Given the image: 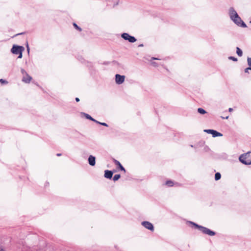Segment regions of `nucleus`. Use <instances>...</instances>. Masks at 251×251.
Wrapping results in <instances>:
<instances>
[{
	"label": "nucleus",
	"mask_w": 251,
	"mask_h": 251,
	"mask_svg": "<svg viewBox=\"0 0 251 251\" xmlns=\"http://www.w3.org/2000/svg\"><path fill=\"white\" fill-rule=\"evenodd\" d=\"M247 62L248 65L250 66V67H251V58L248 57L247 58Z\"/></svg>",
	"instance_id": "21"
},
{
	"label": "nucleus",
	"mask_w": 251,
	"mask_h": 251,
	"mask_svg": "<svg viewBox=\"0 0 251 251\" xmlns=\"http://www.w3.org/2000/svg\"><path fill=\"white\" fill-rule=\"evenodd\" d=\"M56 155L57 156H60L61 155V153H57Z\"/></svg>",
	"instance_id": "33"
},
{
	"label": "nucleus",
	"mask_w": 251,
	"mask_h": 251,
	"mask_svg": "<svg viewBox=\"0 0 251 251\" xmlns=\"http://www.w3.org/2000/svg\"><path fill=\"white\" fill-rule=\"evenodd\" d=\"M100 125H102V126H108V125L105 123H101L100 122Z\"/></svg>",
	"instance_id": "26"
},
{
	"label": "nucleus",
	"mask_w": 251,
	"mask_h": 251,
	"mask_svg": "<svg viewBox=\"0 0 251 251\" xmlns=\"http://www.w3.org/2000/svg\"><path fill=\"white\" fill-rule=\"evenodd\" d=\"M113 174V172L112 171L106 170L104 171V176L105 178L110 179L112 177Z\"/></svg>",
	"instance_id": "10"
},
{
	"label": "nucleus",
	"mask_w": 251,
	"mask_h": 251,
	"mask_svg": "<svg viewBox=\"0 0 251 251\" xmlns=\"http://www.w3.org/2000/svg\"><path fill=\"white\" fill-rule=\"evenodd\" d=\"M240 161L245 165L251 164V152H248L242 154L239 158Z\"/></svg>",
	"instance_id": "4"
},
{
	"label": "nucleus",
	"mask_w": 251,
	"mask_h": 251,
	"mask_svg": "<svg viewBox=\"0 0 251 251\" xmlns=\"http://www.w3.org/2000/svg\"><path fill=\"white\" fill-rule=\"evenodd\" d=\"M94 122L98 124H100V122H99V121H97L96 120V121H94Z\"/></svg>",
	"instance_id": "30"
},
{
	"label": "nucleus",
	"mask_w": 251,
	"mask_h": 251,
	"mask_svg": "<svg viewBox=\"0 0 251 251\" xmlns=\"http://www.w3.org/2000/svg\"><path fill=\"white\" fill-rule=\"evenodd\" d=\"M198 112L201 114L203 115L207 113V112L202 108H199L198 109Z\"/></svg>",
	"instance_id": "15"
},
{
	"label": "nucleus",
	"mask_w": 251,
	"mask_h": 251,
	"mask_svg": "<svg viewBox=\"0 0 251 251\" xmlns=\"http://www.w3.org/2000/svg\"><path fill=\"white\" fill-rule=\"evenodd\" d=\"M151 64H152L153 66H155V67H156V66H157V63H156V62H151Z\"/></svg>",
	"instance_id": "27"
},
{
	"label": "nucleus",
	"mask_w": 251,
	"mask_h": 251,
	"mask_svg": "<svg viewBox=\"0 0 251 251\" xmlns=\"http://www.w3.org/2000/svg\"><path fill=\"white\" fill-rule=\"evenodd\" d=\"M89 164L91 166H94L96 164V157L92 155H90L88 158Z\"/></svg>",
	"instance_id": "9"
},
{
	"label": "nucleus",
	"mask_w": 251,
	"mask_h": 251,
	"mask_svg": "<svg viewBox=\"0 0 251 251\" xmlns=\"http://www.w3.org/2000/svg\"><path fill=\"white\" fill-rule=\"evenodd\" d=\"M125 79V75H122L119 74H116L115 75V81L116 83L118 84H122L124 82Z\"/></svg>",
	"instance_id": "8"
},
{
	"label": "nucleus",
	"mask_w": 251,
	"mask_h": 251,
	"mask_svg": "<svg viewBox=\"0 0 251 251\" xmlns=\"http://www.w3.org/2000/svg\"><path fill=\"white\" fill-rule=\"evenodd\" d=\"M236 53L240 57L243 55L242 50L239 47H236Z\"/></svg>",
	"instance_id": "14"
},
{
	"label": "nucleus",
	"mask_w": 251,
	"mask_h": 251,
	"mask_svg": "<svg viewBox=\"0 0 251 251\" xmlns=\"http://www.w3.org/2000/svg\"><path fill=\"white\" fill-rule=\"evenodd\" d=\"M250 23H251V21H250Z\"/></svg>",
	"instance_id": "37"
},
{
	"label": "nucleus",
	"mask_w": 251,
	"mask_h": 251,
	"mask_svg": "<svg viewBox=\"0 0 251 251\" xmlns=\"http://www.w3.org/2000/svg\"><path fill=\"white\" fill-rule=\"evenodd\" d=\"M73 25L74 27L78 31H81L82 30V29L79 26H78L76 23H74Z\"/></svg>",
	"instance_id": "19"
},
{
	"label": "nucleus",
	"mask_w": 251,
	"mask_h": 251,
	"mask_svg": "<svg viewBox=\"0 0 251 251\" xmlns=\"http://www.w3.org/2000/svg\"><path fill=\"white\" fill-rule=\"evenodd\" d=\"M165 184L169 187H172L174 185V182L172 180H167L166 181Z\"/></svg>",
	"instance_id": "17"
},
{
	"label": "nucleus",
	"mask_w": 251,
	"mask_h": 251,
	"mask_svg": "<svg viewBox=\"0 0 251 251\" xmlns=\"http://www.w3.org/2000/svg\"><path fill=\"white\" fill-rule=\"evenodd\" d=\"M75 100L76 102H78L80 100L78 98H76Z\"/></svg>",
	"instance_id": "29"
},
{
	"label": "nucleus",
	"mask_w": 251,
	"mask_h": 251,
	"mask_svg": "<svg viewBox=\"0 0 251 251\" xmlns=\"http://www.w3.org/2000/svg\"><path fill=\"white\" fill-rule=\"evenodd\" d=\"M25 48L23 46L14 45L11 49V51L13 54H18V58H22L23 56L22 52Z\"/></svg>",
	"instance_id": "3"
},
{
	"label": "nucleus",
	"mask_w": 251,
	"mask_h": 251,
	"mask_svg": "<svg viewBox=\"0 0 251 251\" xmlns=\"http://www.w3.org/2000/svg\"><path fill=\"white\" fill-rule=\"evenodd\" d=\"M211 134H212L213 137H220L223 136L222 133L214 129Z\"/></svg>",
	"instance_id": "12"
},
{
	"label": "nucleus",
	"mask_w": 251,
	"mask_h": 251,
	"mask_svg": "<svg viewBox=\"0 0 251 251\" xmlns=\"http://www.w3.org/2000/svg\"><path fill=\"white\" fill-rule=\"evenodd\" d=\"M228 59L229 60H231L233 61H237L238 60L237 58L233 57V56H229V57H228Z\"/></svg>",
	"instance_id": "22"
},
{
	"label": "nucleus",
	"mask_w": 251,
	"mask_h": 251,
	"mask_svg": "<svg viewBox=\"0 0 251 251\" xmlns=\"http://www.w3.org/2000/svg\"><path fill=\"white\" fill-rule=\"evenodd\" d=\"M121 37L124 40L128 41L130 43H134L136 41V39L132 36L130 35L128 33H123L121 34Z\"/></svg>",
	"instance_id": "5"
},
{
	"label": "nucleus",
	"mask_w": 251,
	"mask_h": 251,
	"mask_svg": "<svg viewBox=\"0 0 251 251\" xmlns=\"http://www.w3.org/2000/svg\"><path fill=\"white\" fill-rule=\"evenodd\" d=\"M0 251H4V250L2 248L0 249Z\"/></svg>",
	"instance_id": "35"
},
{
	"label": "nucleus",
	"mask_w": 251,
	"mask_h": 251,
	"mask_svg": "<svg viewBox=\"0 0 251 251\" xmlns=\"http://www.w3.org/2000/svg\"><path fill=\"white\" fill-rule=\"evenodd\" d=\"M26 47H27V50L28 52H29V47H28V44H27Z\"/></svg>",
	"instance_id": "31"
},
{
	"label": "nucleus",
	"mask_w": 251,
	"mask_h": 251,
	"mask_svg": "<svg viewBox=\"0 0 251 251\" xmlns=\"http://www.w3.org/2000/svg\"><path fill=\"white\" fill-rule=\"evenodd\" d=\"M82 114L84 115L85 118L87 119H89L92 121H96V120L92 118L90 115L85 113H82Z\"/></svg>",
	"instance_id": "13"
},
{
	"label": "nucleus",
	"mask_w": 251,
	"mask_h": 251,
	"mask_svg": "<svg viewBox=\"0 0 251 251\" xmlns=\"http://www.w3.org/2000/svg\"><path fill=\"white\" fill-rule=\"evenodd\" d=\"M229 15L231 20L237 25H240V24L242 22V20L239 17L233 7H230L229 8Z\"/></svg>",
	"instance_id": "1"
},
{
	"label": "nucleus",
	"mask_w": 251,
	"mask_h": 251,
	"mask_svg": "<svg viewBox=\"0 0 251 251\" xmlns=\"http://www.w3.org/2000/svg\"><path fill=\"white\" fill-rule=\"evenodd\" d=\"M0 82H1L2 84H7L8 82L4 79H3L2 78L0 79Z\"/></svg>",
	"instance_id": "24"
},
{
	"label": "nucleus",
	"mask_w": 251,
	"mask_h": 251,
	"mask_svg": "<svg viewBox=\"0 0 251 251\" xmlns=\"http://www.w3.org/2000/svg\"><path fill=\"white\" fill-rule=\"evenodd\" d=\"M228 111H229V112H231V111H233V109H232V108H229L228 109Z\"/></svg>",
	"instance_id": "32"
},
{
	"label": "nucleus",
	"mask_w": 251,
	"mask_h": 251,
	"mask_svg": "<svg viewBox=\"0 0 251 251\" xmlns=\"http://www.w3.org/2000/svg\"><path fill=\"white\" fill-rule=\"evenodd\" d=\"M121 177V175L120 174H116L114 175L113 177V180L114 181H116L118 180Z\"/></svg>",
	"instance_id": "18"
},
{
	"label": "nucleus",
	"mask_w": 251,
	"mask_h": 251,
	"mask_svg": "<svg viewBox=\"0 0 251 251\" xmlns=\"http://www.w3.org/2000/svg\"><path fill=\"white\" fill-rule=\"evenodd\" d=\"M188 222L190 224L193 225L195 228H198L203 234L211 236H214L216 234V232L215 231H212L206 227L200 226L193 222L189 221Z\"/></svg>",
	"instance_id": "2"
},
{
	"label": "nucleus",
	"mask_w": 251,
	"mask_h": 251,
	"mask_svg": "<svg viewBox=\"0 0 251 251\" xmlns=\"http://www.w3.org/2000/svg\"><path fill=\"white\" fill-rule=\"evenodd\" d=\"M138 47H143V44H140L138 46Z\"/></svg>",
	"instance_id": "34"
},
{
	"label": "nucleus",
	"mask_w": 251,
	"mask_h": 251,
	"mask_svg": "<svg viewBox=\"0 0 251 251\" xmlns=\"http://www.w3.org/2000/svg\"><path fill=\"white\" fill-rule=\"evenodd\" d=\"M21 72L24 75L22 79L23 81L25 83H29L32 79L31 76H30L24 69H21Z\"/></svg>",
	"instance_id": "6"
},
{
	"label": "nucleus",
	"mask_w": 251,
	"mask_h": 251,
	"mask_svg": "<svg viewBox=\"0 0 251 251\" xmlns=\"http://www.w3.org/2000/svg\"><path fill=\"white\" fill-rule=\"evenodd\" d=\"M141 224L146 228H147L151 231L154 230L153 225L151 223H150L148 221H143L142 222Z\"/></svg>",
	"instance_id": "7"
},
{
	"label": "nucleus",
	"mask_w": 251,
	"mask_h": 251,
	"mask_svg": "<svg viewBox=\"0 0 251 251\" xmlns=\"http://www.w3.org/2000/svg\"><path fill=\"white\" fill-rule=\"evenodd\" d=\"M221 177V175L220 173L217 172L215 174V180H219Z\"/></svg>",
	"instance_id": "16"
},
{
	"label": "nucleus",
	"mask_w": 251,
	"mask_h": 251,
	"mask_svg": "<svg viewBox=\"0 0 251 251\" xmlns=\"http://www.w3.org/2000/svg\"><path fill=\"white\" fill-rule=\"evenodd\" d=\"M251 70V67H248V68H247L245 69V73H249V70Z\"/></svg>",
	"instance_id": "25"
},
{
	"label": "nucleus",
	"mask_w": 251,
	"mask_h": 251,
	"mask_svg": "<svg viewBox=\"0 0 251 251\" xmlns=\"http://www.w3.org/2000/svg\"><path fill=\"white\" fill-rule=\"evenodd\" d=\"M151 60H160V59H159L158 58H156V57H152L151 58Z\"/></svg>",
	"instance_id": "28"
},
{
	"label": "nucleus",
	"mask_w": 251,
	"mask_h": 251,
	"mask_svg": "<svg viewBox=\"0 0 251 251\" xmlns=\"http://www.w3.org/2000/svg\"><path fill=\"white\" fill-rule=\"evenodd\" d=\"M113 161L114 163H115V164L118 166V168L120 170L123 171H124V172H126V170H125V168L122 165V164L119 161L115 159H113Z\"/></svg>",
	"instance_id": "11"
},
{
	"label": "nucleus",
	"mask_w": 251,
	"mask_h": 251,
	"mask_svg": "<svg viewBox=\"0 0 251 251\" xmlns=\"http://www.w3.org/2000/svg\"><path fill=\"white\" fill-rule=\"evenodd\" d=\"M239 26H240L242 27H247V25L243 21H242V22H241V24H240Z\"/></svg>",
	"instance_id": "20"
},
{
	"label": "nucleus",
	"mask_w": 251,
	"mask_h": 251,
	"mask_svg": "<svg viewBox=\"0 0 251 251\" xmlns=\"http://www.w3.org/2000/svg\"><path fill=\"white\" fill-rule=\"evenodd\" d=\"M25 76L26 79H28V76H26V75H25Z\"/></svg>",
	"instance_id": "36"
},
{
	"label": "nucleus",
	"mask_w": 251,
	"mask_h": 251,
	"mask_svg": "<svg viewBox=\"0 0 251 251\" xmlns=\"http://www.w3.org/2000/svg\"><path fill=\"white\" fill-rule=\"evenodd\" d=\"M213 129H205L204 131L208 134H211V133L213 132Z\"/></svg>",
	"instance_id": "23"
}]
</instances>
